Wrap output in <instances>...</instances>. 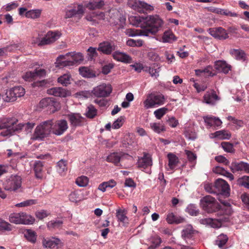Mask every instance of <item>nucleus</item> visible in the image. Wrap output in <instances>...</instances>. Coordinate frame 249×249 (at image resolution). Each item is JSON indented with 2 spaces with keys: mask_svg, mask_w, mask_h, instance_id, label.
Here are the masks:
<instances>
[{
  "mask_svg": "<svg viewBox=\"0 0 249 249\" xmlns=\"http://www.w3.org/2000/svg\"><path fill=\"white\" fill-rule=\"evenodd\" d=\"M17 122L18 119L15 118H7L1 120L0 121V129H6L0 133L1 135L4 137L10 136L15 132L18 131L23 128H24L27 132H30L35 125L34 123L17 124Z\"/></svg>",
  "mask_w": 249,
  "mask_h": 249,
  "instance_id": "nucleus-1",
  "label": "nucleus"
},
{
  "mask_svg": "<svg viewBox=\"0 0 249 249\" xmlns=\"http://www.w3.org/2000/svg\"><path fill=\"white\" fill-rule=\"evenodd\" d=\"M163 23V21L157 15L146 17L145 27L142 30L141 35L149 36L155 35Z\"/></svg>",
  "mask_w": 249,
  "mask_h": 249,
  "instance_id": "nucleus-2",
  "label": "nucleus"
},
{
  "mask_svg": "<svg viewBox=\"0 0 249 249\" xmlns=\"http://www.w3.org/2000/svg\"><path fill=\"white\" fill-rule=\"evenodd\" d=\"M84 59L82 53H69L65 55H60L56 59V66L60 68L74 65Z\"/></svg>",
  "mask_w": 249,
  "mask_h": 249,
  "instance_id": "nucleus-3",
  "label": "nucleus"
},
{
  "mask_svg": "<svg viewBox=\"0 0 249 249\" xmlns=\"http://www.w3.org/2000/svg\"><path fill=\"white\" fill-rule=\"evenodd\" d=\"M53 121L49 120L44 121L37 125L35 129L33 139H42L47 137L52 131Z\"/></svg>",
  "mask_w": 249,
  "mask_h": 249,
  "instance_id": "nucleus-4",
  "label": "nucleus"
},
{
  "mask_svg": "<svg viewBox=\"0 0 249 249\" xmlns=\"http://www.w3.org/2000/svg\"><path fill=\"white\" fill-rule=\"evenodd\" d=\"M200 204L202 210L207 213H215L220 208V204L216 199L210 195L203 197Z\"/></svg>",
  "mask_w": 249,
  "mask_h": 249,
  "instance_id": "nucleus-5",
  "label": "nucleus"
},
{
  "mask_svg": "<svg viewBox=\"0 0 249 249\" xmlns=\"http://www.w3.org/2000/svg\"><path fill=\"white\" fill-rule=\"evenodd\" d=\"M165 101V98L163 94L152 93L147 96L143 105L145 108H151L163 105Z\"/></svg>",
  "mask_w": 249,
  "mask_h": 249,
  "instance_id": "nucleus-6",
  "label": "nucleus"
},
{
  "mask_svg": "<svg viewBox=\"0 0 249 249\" xmlns=\"http://www.w3.org/2000/svg\"><path fill=\"white\" fill-rule=\"evenodd\" d=\"M22 178L18 175H11L3 183V187L5 190L10 192H16L21 187Z\"/></svg>",
  "mask_w": 249,
  "mask_h": 249,
  "instance_id": "nucleus-7",
  "label": "nucleus"
},
{
  "mask_svg": "<svg viewBox=\"0 0 249 249\" xmlns=\"http://www.w3.org/2000/svg\"><path fill=\"white\" fill-rule=\"evenodd\" d=\"M127 5L134 10L141 13H144L153 10V7L140 0H128Z\"/></svg>",
  "mask_w": 249,
  "mask_h": 249,
  "instance_id": "nucleus-8",
  "label": "nucleus"
},
{
  "mask_svg": "<svg viewBox=\"0 0 249 249\" xmlns=\"http://www.w3.org/2000/svg\"><path fill=\"white\" fill-rule=\"evenodd\" d=\"M215 194L228 197L230 194V188L228 183L224 179H217L215 182Z\"/></svg>",
  "mask_w": 249,
  "mask_h": 249,
  "instance_id": "nucleus-9",
  "label": "nucleus"
},
{
  "mask_svg": "<svg viewBox=\"0 0 249 249\" xmlns=\"http://www.w3.org/2000/svg\"><path fill=\"white\" fill-rule=\"evenodd\" d=\"M39 107L41 108H48L50 111L54 113L61 108L60 103L53 98H45L39 102Z\"/></svg>",
  "mask_w": 249,
  "mask_h": 249,
  "instance_id": "nucleus-10",
  "label": "nucleus"
},
{
  "mask_svg": "<svg viewBox=\"0 0 249 249\" xmlns=\"http://www.w3.org/2000/svg\"><path fill=\"white\" fill-rule=\"evenodd\" d=\"M66 117L72 128L82 126L86 122V119L80 113H70L66 115Z\"/></svg>",
  "mask_w": 249,
  "mask_h": 249,
  "instance_id": "nucleus-11",
  "label": "nucleus"
},
{
  "mask_svg": "<svg viewBox=\"0 0 249 249\" xmlns=\"http://www.w3.org/2000/svg\"><path fill=\"white\" fill-rule=\"evenodd\" d=\"M112 91L110 85L102 84L94 88L92 92L94 95L98 97L108 96Z\"/></svg>",
  "mask_w": 249,
  "mask_h": 249,
  "instance_id": "nucleus-12",
  "label": "nucleus"
},
{
  "mask_svg": "<svg viewBox=\"0 0 249 249\" xmlns=\"http://www.w3.org/2000/svg\"><path fill=\"white\" fill-rule=\"evenodd\" d=\"M230 168L233 173L243 172L249 174V163L242 161H232L230 166Z\"/></svg>",
  "mask_w": 249,
  "mask_h": 249,
  "instance_id": "nucleus-13",
  "label": "nucleus"
},
{
  "mask_svg": "<svg viewBox=\"0 0 249 249\" xmlns=\"http://www.w3.org/2000/svg\"><path fill=\"white\" fill-rule=\"evenodd\" d=\"M68 128L67 122L65 120H57L53 123L52 132L56 135H61Z\"/></svg>",
  "mask_w": 249,
  "mask_h": 249,
  "instance_id": "nucleus-14",
  "label": "nucleus"
},
{
  "mask_svg": "<svg viewBox=\"0 0 249 249\" xmlns=\"http://www.w3.org/2000/svg\"><path fill=\"white\" fill-rule=\"evenodd\" d=\"M201 223L210 226L213 228H219L221 227L222 223L227 221V217L223 216L219 218H206L201 220Z\"/></svg>",
  "mask_w": 249,
  "mask_h": 249,
  "instance_id": "nucleus-15",
  "label": "nucleus"
},
{
  "mask_svg": "<svg viewBox=\"0 0 249 249\" xmlns=\"http://www.w3.org/2000/svg\"><path fill=\"white\" fill-rule=\"evenodd\" d=\"M116 46L112 41H105L99 44L98 51L105 54H110L115 50Z\"/></svg>",
  "mask_w": 249,
  "mask_h": 249,
  "instance_id": "nucleus-16",
  "label": "nucleus"
},
{
  "mask_svg": "<svg viewBox=\"0 0 249 249\" xmlns=\"http://www.w3.org/2000/svg\"><path fill=\"white\" fill-rule=\"evenodd\" d=\"M219 201L221 203L224 205L223 208H221L220 205V208L216 212L217 213V218L222 217L223 216L227 217V221L229 220V216L232 213V210L229 203L225 201H222L221 199L218 198Z\"/></svg>",
  "mask_w": 249,
  "mask_h": 249,
  "instance_id": "nucleus-17",
  "label": "nucleus"
},
{
  "mask_svg": "<svg viewBox=\"0 0 249 249\" xmlns=\"http://www.w3.org/2000/svg\"><path fill=\"white\" fill-rule=\"evenodd\" d=\"M210 34L214 38L220 40H224L229 37V35L226 30L221 27L210 28Z\"/></svg>",
  "mask_w": 249,
  "mask_h": 249,
  "instance_id": "nucleus-18",
  "label": "nucleus"
},
{
  "mask_svg": "<svg viewBox=\"0 0 249 249\" xmlns=\"http://www.w3.org/2000/svg\"><path fill=\"white\" fill-rule=\"evenodd\" d=\"M137 165L139 168L143 169L151 166L152 165L151 156L148 153H144L143 157L139 158Z\"/></svg>",
  "mask_w": 249,
  "mask_h": 249,
  "instance_id": "nucleus-19",
  "label": "nucleus"
},
{
  "mask_svg": "<svg viewBox=\"0 0 249 249\" xmlns=\"http://www.w3.org/2000/svg\"><path fill=\"white\" fill-rule=\"evenodd\" d=\"M130 24L136 27H140L142 28L140 30V34L141 31L144 29L145 27L146 17H141L140 16H131L128 18Z\"/></svg>",
  "mask_w": 249,
  "mask_h": 249,
  "instance_id": "nucleus-20",
  "label": "nucleus"
},
{
  "mask_svg": "<svg viewBox=\"0 0 249 249\" xmlns=\"http://www.w3.org/2000/svg\"><path fill=\"white\" fill-rule=\"evenodd\" d=\"M84 7L82 5H78L74 9L70 10L66 12L65 18H71L74 17H77L80 19L84 13Z\"/></svg>",
  "mask_w": 249,
  "mask_h": 249,
  "instance_id": "nucleus-21",
  "label": "nucleus"
},
{
  "mask_svg": "<svg viewBox=\"0 0 249 249\" xmlns=\"http://www.w3.org/2000/svg\"><path fill=\"white\" fill-rule=\"evenodd\" d=\"M205 103L207 104L214 105L215 102L219 100V98L213 89L207 91L203 96Z\"/></svg>",
  "mask_w": 249,
  "mask_h": 249,
  "instance_id": "nucleus-22",
  "label": "nucleus"
},
{
  "mask_svg": "<svg viewBox=\"0 0 249 249\" xmlns=\"http://www.w3.org/2000/svg\"><path fill=\"white\" fill-rule=\"evenodd\" d=\"M47 93L56 97H66L69 92L65 89L60 87H54L47 89Z\"/></svg>",
  "mask_w": 249,
  "mask_h": 249,
  "instance_id": "nucleus-23",
  "label": "nucleus"
},
{
  "mask_svg": "<svg viewBox=\"0 0 249 249\" xmlns=\"http://www.w3.org/2000/svg\"><path fill=\"white\" fill-rule=\"evenodd\" d=\"M62 243L61 240L57 238L44 239L43 240V246L50 249H57L58 246Z\"/></svg>",
  "mask_w": 249,
  "mask_h": 249,
  "instance_id": "nucleus-24",
  "label": "nucleus"
},
{
  "mask_svg": "<svg viewBox=\"0 0 249 249\" xmlns=\"http://www.w3.org/2000/svg\"><path fill=\"white\" fill-rule=\"evenodd\" d=\"M61 34L60 32L50 31L48 32L46 35L44 36L46 45H49L57 40L61 36Z\"/></svg>",
  "mask_w": 249,
  "mask_h": 249,
  "instance_id": "nucleus-25",
  "label": "nucleus"
},
{
  "mask_svg": "<svg viewBox=\"0 0 249 249\" xmlns=\"http://www.w3.org/2000/svg\"><path fill=\"white\" fill-rule=\"evenodd\" d=\"M125 155H127L123 152H114L109 154L107 158V161L113 163L116 166L120 165L121 158Z\"/></svg>",
  "mask_w": 249,
  "mask_h": 249,
  "instance_id": "nucleus-26",
  "label": "nucleus"
},
{
  "mask_svg": "<svg viewBox=\"0 0 249 249\" xmlns=\"http://www.w3.org/2000/svg\"><path fill=\"white\" fill-rule=\"evenodd\" d=\"M214 67L218 71L225 74L228 73L231 69V65L227 64L225 61L223 60H218L215 62Z\"/></svg>",
  "mask_w": 249,
  "mask_h": 249,
  "instance_id": "nucleus-27",
  "label": "nucleus"
},
{
  "mask_svg": "<svg viewBox=\"0 0 249 249\" xmlns=\"http://www.w3.org/2000/svg\"><path fill=\"white\" fill-rule=\"evenodd\" d=\"M113 57L114 59L124 63H130L132 59L127 54L118 51H116L113 53Z\"/></svg>",
  "mask_w": 249,
  "mask_h": 249,
  "instance_id": "nucleus-28",
  "label": "nucleus"
},
{
  "mask_svg": "<svg viewBox=\"0 0 249 249\" xmlns=\"http://www.w3.org/2000/svg\"><path fill=\"white\" fill-rule=\"evenodd\" d=\"M166 221L168 223L170 224H178L183 223L185 221V219L180 216L174 214L173 213H170L167 215Z\"/></svg>",
  "mask_w": 249,
  "mask_h": 249,
  "instance_id": "nucleus-29",
  "label": "nucleus"
},
{
  "mask_svg": "<svg viewBox=\"0 0 249 249\" xmlns=\"http://www.w3.org/2000/svg\"><path fill=\"white\" fill-rule=\"evenodd\" d=\"M68 162L66 160H61L57 162L56 169L57 172L61 176L66 175L68 170Z\"/></svg>",
  "mask_w": 249,
  "mask_h": 249,
  "instance_id": "nucleus-30",
  "label": "nucleus"
},
{
  "mask_svg": "<svg viewBox=\"0 0 249 249\" xmlns=\"http://www.w3.org/2000/svg\"><path fill=\"white\" fill-rule=\"evenodd\" d=\"M195 230L191 225L186 226L181 231V237L184 240L192 238L195 234Z\"/></svg>",
  "mask_w": 249,
  "mask_h": 249,
  "instance_id": "nucleus-31",
  "label": "nucleus"
},
{
  "mask_svg": "<svg viewBox=\"0 0 249 249\" xmlns=\"http://www.w3.org/2000/svg\"><path fill=\"white\" fill-rule=\"evenodd\" d=\"M43 163L40 161H35L34 163V171L35 176L38 179H42L43 178Z\"/></svg>",
  "mask_w": 249,
  "mask_h": 249,
  "instance_id": "nucleus-32",
  "label": "nucleus"
},
{
  "mask_svg": "<svg viewBox=\"0 0 249 249\" xmlns=\"http://www.w3.org/2000/svg\"><path fill=\"white\" fill-rule=\"evenodd\" d=\"M162 40L164 43H172L177 40V38L171 30L165 31L162 36Z\"/></svg>",
  "mask_w": 249,
  "mask_h": 249,
  "instance_id": "nucleus-33",
  "label": "nucleus"
},
{
  "mask_svg": "<svg viewBox=\"0 0 249 249\" xmlns=\"http://www.w3.org/2000/svg\"><path fill=\"white\" fill-rule=\"evenodd\" d=\"M23 233L25 238L28 241L32 244L36 243L37 237L36 231L31 229H26Z\"/></svg>",
  "mask_w": 249,
  "mask_h": 249,
  "instance_id": "nucleus-34",
  "label": "nucleus"
},
{
  "mask_svg": "<svg viewBox=\"0 0 249 249\" xmlns=\"http://www.w3.org/2000/svg\"><path fill=\"white\" fill-rule=\"evenodd\" d=\"M204 122L210 126H220L222 124L221 121L215 117L206 116L204 117Z\"/></svg>",
  "mask_w": 249,
  "mask_h": 249,
  "instance_id": "nucleus-35",
  "label": "nucleus"
},
{
  "mask_svg": "<svg viewBox=\"0 0 249 249\" xmlns=\"http://www.w3.org/2000/svg\"><path fill=\"white\" fill-rule=\"evenodd\" d=\"M117 184L116 182L114 179H110L107 181H104L100 184L98 189L102 192L106 191L107 188H112Z\"/></svg>",
  "mask_w": 249,
  "mask_h": 249,
  "instance_id": "nucleus-36",
  "label": "nucleus"
},
{
  "mask_svg": "<svg viewBox=\"0 0 249 249\" xmlns=\"http://www.w3.org/2000/svg\"><path fill=\"white\" fill-rule=\"evenodd\" d=\"M168 166L171 170H173L179 162V159L175 154L170 153L167 155Z\"/></svg>",
  "mask_w": 249,
  "mask_h": 249,
  "instance_id": "nucleus-37",
  "label": "nucleus"
},
{
  "mask_svg": "<svg viewBox=\"0 0 249 249\" xmlns=\"http://www.w3.org/2000/svg\"><path fill=\"white\" fill-rule=\"evenodd\" d=\"M228 240L229 238L227 235L223 233L220 234L217 237L215 241V245L218 246L220 249H223Z\"/></svg>",
  "mask_w": 249,
  "mask_h": 249,
  "instance_id": "nucleus-38",
  "label": "nucleus"
},
{
  "mask_svg": "<svg viewBox=\"0 0 249 249\" xmlns=\"http://www.w3.org/2000/svg\"><path fill=\"white\" fill-rule=\"evenodd\" d=\"M20 218H21L20 224H33L35 220L33 216L24 212L20 213Z\"/></svg>",
  "mask_w": 249,
  "mask_h": 249,
  "instance_id": "nucleus-39",
  "label": "nucleus"
},
{
  "mask_svg": "<svg viewBox=\"0 0 249 249\" xmlns=\"http://www.w3.org/2000/svg\"><path fill=\"white\" fill-rule=\"evenodd\" d=\"M124 210L118 209L116 210V216L118 221L123 223H128V218L126 215Z\"/></svg>",
  "mask_w": 249,
  "mask_h": 249,
  "instance_id": "nucleus-40",
  "label": "nucleus"
},
{
  "mask_svg": "<svg viewBox=\"0 0 249 249\" xmlns=\"http://www.w3.org/2000/svg\"><path fill=\"white\" fill-rule=\"evenodd\" d=\"M104 1L102 0H96L89 1L87 5V7L90 10L101 9L104 5Z\"/></svg>",
  "mask_w": 249,
  "mask_h": 249,
  "instance_id": "nucleus-41",
  "label": "nucleus"
},
{
  "mask_svg": "<svg viewBox=\"0 0 249 249\" xmlns=\"http://www.w3.org/2000/svg\"><path fill=\"white\" fill-rule=\"evenodd\" d=\"M150 128L155 132L160 134L166 131L165 125L160 123H152L150 124Z\"/></svg>",
  "mask_w": 249,
  "mask_h": 249,
  "instance_id": "nucleus-42",
  "label": "nucleus"
},
{
  "mask_svg": "<svg viewBox=\"0 0 249 249\" xmlns=\"http://www.w3.org/2000/svg\"><path fill=\"white\" fill-rule=\"evenodd\" d=\"M80 74L85 77L92 78L96 76L95 72L87 67H81L79 69Z\"/></svg>",
  "mask_w": 249,
  "mask_h": 249,
  "instance_id": "nucleus-43",
  "label": "nucleus"
},
{
  "mask_svg": "<svg viewBox=\"0 0 249 249\" xmlns=\"http://www.w3.org/2000/svg\"><path fill=\"white\" fill-rule=\"evenodd\" d=\"M213 135L214 137L221 140H229L231 137V133L226 130H220L216 131L214 133Z\"/></svg>",
  "mask_w": 249,
  "mask_h": 249,
  "instance_id": "nucleus-44",
  "label": "nucleus"
},
{
  "mask_svg": "<svg viewBox=\"0 0 249 249\" xmlns=\"http://www.w3.org/2000/svg\"><path fill=\"white\" fill-rule=\"evenodd\" d=\"M63 221L60 220H52L48 223L47 227L50 230L59 229L62 227Z\"/></svg>",
  "mask_w": 249,
  "mask_h": 249,
  "instance_id": "nucleus-45",
  "label": "nucleus"
},
{
  "mask_svg": "<svg viewBox=\"0 0 249 249\" xmlns=\"http://www.w3.org/2000/svg\"><path fill=\"white\" fill-rule=\"evenodd\" d=\"M238 185L249 189V176H243L237 180Z\"/></svg>",
  "mask_w": 249,
  "mask_h": 249,
  "instance_id": "nucleus-46",
  "label": "nucleus"
},
{
  "mask_svg": "<svg viewBox=\"0 0 249 249\" xmlns=\"http://www.w3.org/2000/svg\"><path fill=\"white\" fill-rule=\"evenodd\" d=\"M4 101L7 102H13L17 99V97L12 92V89L7 90L5 94L2 95Z\"/></svg>",
  "mask_w": 249,
  "mask_h": 249,
  "instance_id": "nucleus-47",
  "label": "nucleus"
},
{
  "mask_svg": "<svg viewBox=\"0 0 249 249\" xmlns=\"http://www.w3.org/2000/svg\"><path fill=\"white\" fill-rule=\"evenodd\" d=\"M231 53L232 54L237 60H245L246 54L242 50L233 49L231 51Z\"/></svg>",
  "mask_w": 249,
  "mask_h": 249,
  "instance_id": "nucleus-48",
  "label": "nucleus"
},
{
  "mask_svg": "<svg viewBox=\"0 0 249 249\" xmlns=\"http://www.w3.org/2000/svg\"><path fill=\"white\" fill-rule=\"evenodd\" d=\"M71 78L70 74H64L58 78L57 81L63 86H67L71 83Z\"/></svg>",
  "mask_w": 249,
  "mask_h": 249,
  "instance_id": "nucleus-49",
  "label": "nucleus"
},
{
  "mask_svg": "<svg viewBox=\"0 0 249 249\" xmlns=\"http://www.w3.org/2000/svg\"><path fill=\"white\" fill-rule=\"evenodd\" d=\"M105 17V14L102 12H93L92 16H88L86 17L87 20L89 21H94L95 19L94 18H96L99 20L104 19Z\"/></svg>",
  "mask_w": 249,
  "mask_h": 249,
  "instance_id": "nucleus-50",
  "label": "nucleus"
},
{
  "mask_svg": "<svg viewBox=\"0 0 249 249\" xmlns=\"http://www.w3.org/2000/svg\"><path fill=\"white\" fill-rule=\"evenodd\" d=\"M41 11L39 9L32 10L25 13V17L27 18H36L40 17Z\"/></svg>",
  "mask_w": 249,
  "mask_h": 249,
  "instance_id": "nucleus-51",
  "label": "nucleus"
},
{
  "mask_svg": "<svg viewBox=\"0 0 249 249\" xmlns=\"http://www.w3.org/2000/svg\"><path fill=\"white\" fill-rule=\"evenodd\" d=\"M221 146L223 150L228 153H233L235 151L233 144L230 142H223L221 143Z\"/></svg>",
  "mask_w": 249,
  "mask_h": 249,
  "instance_id": "nucleus-52",
  "label": "nucleus"
},
{
  "mask_svg": "<svg viewBox=\"0 0 249 249\" xmlns=\"http://www.w3.org/2000/svg\"><path fill=\"white\" fill-rule=\"evenodd\" d=\"M185 211L192 216H196L199 213V210L197 208L196 206L193 204H190L188 205Z\"/></svg>",
  "mask_w": 249,
  "mask_h": 249,
  "instance_id": "nucleus-53",
  "label": "nucleus"
},
{
  "mask_svg": "<svg viewBox=\"0 0 249 249\" xmlns=\"http://www.w3.org/2000/svg\"><path fill=\"white\" fill-rule=\"evenodd\" d=\"M97 113V109L93 105H90L87 107V111L86 115L88 118L92 119L96 116Z\"/></svg>",
  "mask_w": 249,
  "mask_h": 249,
  "instance_id": "nucleus-54",
  "label": "nucleus"
},
{
  "mask_svg": "<svg viewBox=\"0 0 249 249\" xmlns=\"http://www.w3.org/2000/svg\"><path fill=\"white\" fill-rule=\"evenodd\" d=\"M160 71V67L158 65L154 64L149 67L148 72L151 76H159V73Z\"/></svg>",
  "mask_w": 249,
  "mask_h": 249,
  "instance_id": "nucleus-55",
  "label": "nucleus"
},
{
  "mask_svg": "<svg viewBox=\"0 0 249 249\" xmlns=\"http://www.w3.org/2000/svg\"><path fill=\"white\" fill-rule=\"evenodd\" d=\"M20 213H11L9 217V220L10 222L16 224H20L21 218H20Z\"/></svg>",
  "mask_w": 249,
  "mask_h": 249,
  "instance_id": "nucleus-56",
  "label": "nucleus"
},
{
  "mask_svg": "<svg viewBox=\"0 0 249 249\" xmlns=\"http://www.w3.org/2000/svg\"><path fill=\"white\" fill-rule=\"evenodd\" d=\"M11 89L17 98L23 96L25 92V89L21 86L15 87Z\"/></svg>",
  "mask_w": 249,
  "mask_h": 249,
  "instance_id": "nucleus-57",
  "label": "nucleus"
},
{
  "mask_svg": "<svg viewBox=\"0 0 249 249\" xmlns=\"http://www.w3.org/2000/svg\"><path fill=\"white\" fill-rule=\"evenodd\" d=\"M89 182V178L86 176H81L77 178L76 183L80 187L86 186Z\"/></svg>",
  "mask_w": 249,
  "mask_h": 249,
  "instance_id": "nucleus-58",
  "label": "nucleus"
},
{
  "mask_svg": "<svg viewBox=\"0 0 249 249\" xmlns=\"http://www.w3.org/2000/svg\"><path fill=\"white\" fill-rule=\"evenodd\" d=\"M23 79L26 81H32L36 78V74L34 71H27L22 75Z\"/></svg>",
  "mask_w": 249,
  "mask_h": 249,
  "instance_id": "nucleus-59",
  "label": "nucleus"
},
{
  "mask_svg": "<svg viewBox=\"0 0 249 249\" xmlns=\"http://www.w3.org/2000/svg\"><path fill=\"white\" fill-rule=\"evenodd\" d=\"M161 243V239L160 237H155L151 239V244L149 246V249H155L160 246Z\"/></svg>",
  "mask_w": 249,
  "mask_h": 249,
  "instance_id": "nucleus-60",
  "label": "nucleus"
},
{
  "mask_svg": "<svg viewBox=\"0 0 249 249\" xmlns=\"http://www.w3.org/2000/svg\"><path fill=\"white\" fill-rule=\"evenodd\" d=\"M44 37H41L38 35L37 37H33L32 40V44L37 45L38 46H42L46 45Z\"/></svg>",
  "mask_w": 249,
  "mask_h": 249,
  "instance_id": "nucleus-61",
  "label": "nucleus"
},
{
  "mask_svg": "<svg viewBox=\"0 0 249 249\" xmlns=\"http://www.w3.org/2000/svg\"><path fill=\"white\" fill-rule=\"evenodd\" d=\"M36 199H28L18 203L15 206L17 207H25L36 204Z\"/></svg>",
  "mask_w": 249,
  "mask_h": 249,
  "instance_id": "nucleus-62",
  "label": "nucleus"
},
{
  "mask_svg": "<svg viewBox=\"0 0 249 249\" xmlns=\"http://www.w3.org/2000/svg\"><path fill=\"white\" fill-rule=\"evenodd\" d=\"M168 109L166 107H162L156 110L154 114L158 119H160L166 113Z\"/></svg>",
  "mask_w": 249,
  "mask_h": 249,
  "instance_id": "nucleus-63",
  "label": "nucleus"
},
{
  "mask_svg": "<svg viewBox=\"0 0 249 249\" xmlns=\"http://www.w3.org/2000/svg\"><path fill=\"white\" fill-rule=\"evenodd\" d=\"M241 198L246 208L249 211V194L244 193L242 194Z\"/></svg>",
  "mask_w": 249,
  "mask_h": 249,
  "instance_id": "nucleus-64",
  "label": "nucleus"
}]
</instances>
